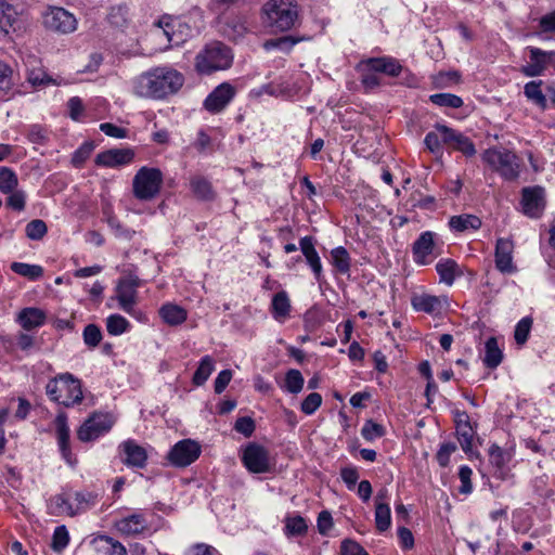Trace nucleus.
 <instances>
[{
	"mask_svg": "<svg viewBox=\"0 0 555 555\" xmlns=\"http://www.w3.org/2000/svg\"><path fill=\"white\" fill-rule=\"evenodd\" d=\"M184 83L183 75L168 66H159L142 73L133 79V93L140 98L164 99L177 93Z\"/></svg>",
	"mask_w": 555,
	"mask_h": 555,
	"instance_id": "obj_1",
	"label": "nucleus"
},
{
	"mask_svg": "<svg viewBox=\"0 0 555 555\" xmlns=\"http://www.w3.org/2000/svg\"><path fill=\"white\" fill-rule=\"evenodd\" d=\"M264 23L273 31H287L299 24L298 4L295 0H269L262 7Z\"/></svg>",
	"mask_w": 555,
	"mask_h": 555,
	"instance_id": "obj_2",
	"label": "nucleus"
},
{
	"mask_svg": "<svg viewBox=\"0 0 555 555\" xmlns=\"http://www.w3.org/2000/svg\"><path fill=\"white\" fill-rule=\"evenodd\" d=\"M233 63L232 50L220 41H214L204 47L195 57V69L202 75H210L225 70Z\"/></svg>",
	"mask_w": 555,
	"mask_h": 555,
	"instance_id": "obj_3",
	"label": "nucleus"
},
{
	"mask_svg": "<svg viewBox=\"0 0 555 555\" xmlns=\"http://www.w3.org/2000/svg\"><path fill=\"white\" fill-rule=\"evenodd\" d=\"M49 398L66 408L82 401L81 383L70 373H63L50 379L46 386Z\"/></svg>",
	"mask_w": 555,
	"mask_h": 555,
	"instance_id": "obj_4",
	"label": "nucleus"
},
{
	"mask_svg": "<svg viewBox=\"0 0 555 555\" xmlns=\"http://www.w3.org/2000/svg\"><path fill=\"white\" fill-rule=\"evenodd\" d=\"M482 159L500 176L508 181H514L519 176V157L505 149H488L482 154Z\"/></svg>",
	"mask_w": 555,
	"mask_h": 555,
	"instance_id": "obj_5",
	"label": "nucleus"
},
{
	"mask_svg": "<svg viewBox=\"0 0 555 555\" xmlns=\"http://www.w3.org/2000/svg\"><path fill=\"white\" fill-rule=\"evenodd\" d=\"M162 184L163 172L158 168L142 167L132 181L133 194L140 201H151L159 193Z\"/></svg>",
	"mask_w": 555,
	"mask_h": 555,
	"instance_id": "obj_6",
	"label": "nucleus"
},
{
	"mask_svg": "<svg viewBox=\"0 0 555 555\" xmlns=\"http://www.w3.org/2000/svg\"><path fill=\"white\" fill-rule=\"evenodd\" d=\"M242 462L247 470L253 474L269 473L273 467L269 451L256 442H249L243 449Z\"/></svg>",
	"mask_w": 555,
	"mask_h": 555,
	"instance_id": "obj_7",
	"label": "nucleus"
},
{
	"mask_svg": "<svg viewBox=\"0 0 555 555\" xmlns=\"http://www.w3.org/2000/svg\"><path fill=\"white\" fill-rule=\"evenodd\" d=\"M114 423L115 420L108 413H93L78 428L77 437L82 442L95 440L102 435L108 433Z\"/></svg>",
	"mask_w": 555,
	"mask_h": 555,
	"instance_id": "obj_8",
	"label": "nucleus"
},
{
	"mask_svg": "<svg viewBox=\"0 0 555 555\" xmlns=\"http://www.w3.org/2000/svg\"><path fill=\"white\" fill-rule=\"evenodd\" d=\"M42 18L44 27L55 33L69 34L77 28L75 16L63 8H49Z\"/></svg>",
	"mask_w": 555,
	"mask_h": 555,
	"instance_id": "obj_9",
	"label": "nucleus"
},
{
	"mask_svg": "<svg viewBox=\"0 0 555 555\" xmlns=\"http://www.w3.org/2000/svg\"><path fill=\"white\" fill-rule=\"evenodd\" d=\"M140 286V280L135 275H127L119 279L116 285V299L119 308L131 314L137 304V288Z\"/></svg>",
	"mask_w": 555,
	"mask_h": 555,
	"instance_id": "obj_10",
	"label": "nucleus"
},
{
	"mask_svg": "<svg viewBox=\"0 0 555 555\" xmlns=\"http://www.w3.org/2000/svg\"><path fill=\"white\" fill-rule=\"evenodd\" d=\"M436 129L441 131L442 142L447 147L459 151L466 157L476 154L475 144L462 132L441 124H436Z\"/></svg>",
	"mask_w": 555,
	"mask_h": 555,
	"instance_id": "obj_11",
	"label": "nucleus"
},
{
	"mask_svg": "<svg viewBox=\"0 0 555 555\" xmlns=\"http://www.w3.org/2000/svg\"><path fill=\"white\" fill-rule=\"evenodd\" d=\"M199 455L201 446L191 439H184L172 447L168 453V460L175 466L185 467L195 462Z\"/></svg>",
	"mask_w": 555,
	"mask_h": 555,
	"instance_id": "obj_12",
	"label": "nucleus"
},
{
	"mask_svg": "<svg viewBox=\"0 0 555 555\" xmlns=\"http://www.w3.org/2000/svg\"><path fill=\"white\" fill-rule=\"evenodd\" d=\"M521 195L524 214L530 218H539L545 206L543 188H525Z\"/></svg>",
	"mask_w": 555,
	"mask_h": 555,
	"instance_id": "obj_13",
	"label": "nucleus"
},
{
	"mask_svg": "<svg viewBox=\"0 0 555 555\" xmlns=\"http://www.w3.org/2000/svg\"><path fill=\"white\" fill-rule=\"evenodd\" d=\"M133 159L134 151L132 149H109L96 155L95 164L100 167L114 168L129 165Z\"/></svg>",
	"mask_w": 555,
	"mask_h": 555,
	"instance_id": "obj_14",
	"label": "nucleus"
},
{
	"mask_svg": "<svg viewBox=\"0 0 555 555\" xmlns=\"http://www.w3.org/2000/svg\"><path fill=\"white\" fill-rule=\"evenodd\" d=\"M234 95V87L228 82H223L215 88L206 98L204 107L210 113H219L231 102Z\"/></svg>",
	"mask_w": 555,
	"mask_h": 555,
	"instance_id": "obj_15",
	"label": "nucleus"
},
{
	"mask_svg": "<svg viewBox=\"0 0 555 555\" xmlns=\"http://www.w3.org/2000/svg\"><path fill=\"white\" fill-rule=\"evenodd\" d=\"M121 462L131 467L143 468L146 465L147 454L143 447L134 440H127L118 447Z\"/></svg>",
	"mask_w": 555,
	"mask_h": 555,
	"instance_id": "obj_16",
	"label": "nucleus"
},
{
	"mask_svg": "<svg viewBox=\"0 0 555 555\" xmlns=\"http://www.w3.org/2000/svg\"><path fill=\"white\" fill-rule=\"evenodd\" d=\"M115 528L122 535H139L149 529V521L143 513H132L115 521Z\"/></svg>",
	"mask_w": 555,
	"mask_h": 555,
	"instance_id": "obj_17",
	"label": "nucleus"
},
{
	"mask_svg": "<svg viewBox=\"0 0 555 555\" xmlns=\"http://www.w3.org/2000/svg\"><path fill=\"white\" fill-rule=\"evenodd\" d=\"M435 236L436 234L434 232L426 231L421 233L413 243V259L417 264L425 266L430 262L429 256H431L436 249Z\"/></svg>",
	"mask_w": 555,
	"mask_h": 555,
	"instance_id": "obj_18",
	"label": "nucleus"
},
{
	"mask_svg": "<svg viewBox=\"0 0 555 555\" xmlns=\"http://www.w3.org/2000/svg\"><path fill=\"white\" fill-rule=\"evenodd\" d=\"M56 439L59 449L63 459L69 464H74V457L69 444V427L67 425V415L61 412L54 420Z\"/></svg>",
	"mask_w": 555,
	"mask_h": 555,
	"instance_id": "obj_19",
	"label": "nucleus"
},
{
	"mask_svg": "<svg viewBox=\"0 0 555 555\" xmlns=\"http://www.w3.org/2000/svg\"><path fill=\"white\" fill-rule=\"evenodd\" d=\"M514 244L508 238H499L495 244V267L503 273L515 271L513 263Z\"/></svg>",
	"mask_w": 555,
	"mask_h": 555,
	"instance_id": "obj_20",
	"label": "nucleus"
},
{
	"mask_svg": "<svg viewBox=\"0 0 555 555\" xmlns=\"http://www.w3.org/2000/svg\"><path fill=\"white\" fill-rule=\"evenodd\" d=\"M369 72L383 73L390 77H398L402 72V65L391 56L371 57L363 61Z\"/></svg>",
	"mask_w": 555,
	"mask_h": 555,
	"instance_id": "obj_21",
	"label": "nucleus"
},
{
	"mask_svg": "<svg viewBox=\"0 0 555 555\" xmlns=\"http://www.w3.org/2000/svg\"><path fill=\"white\" fill-rule=\"evenodd\" d=\"M299 247L310 266L317 281L322 278V263L319 254L314 247V238L312 236H304L299 241Z\"/></svg>",
	"mask_w": 555,
	"mask_h": 555,
	"instance_id": "obj_22",
	"label": "nucleus"
},
{
	"mask_svg": "<svg viewBox=\"0 0 555 555\" xmlns=\"http://www.w3.org/2000/svg\"><path fill=\"white\" fill-rule=\"evenodd\" d=\"M46 313L43 310L35 307H27L20 311L17 314V323L26 331L40 327L46 322Z\"/></svg>",
	"mask_w": 555,
	"mask_h": 555,
	"instance_id": "obj_23",
	"label": "nucleus"
},
{
	"mask_svg": "<svg viewBox=\"0 0 555 555\" xmlns=\"http://www.w3.org/2000/svg\"><path fill=\"white\" fill-rule=\"evenodd\" d=\"M511 456L498 444H492L489 449V461L495 468L494 475L504 479L507 475L506 464L509 462Z\"/></svg>",
	"mask_w": 555,
	"mask_h": 555,
	"instance_id": "obj_24",
	"label": "nucleus"
},
{
	"mask_svg": "<svg viewBox=\"0 0 555 555\" xmlns=\"http://www.w3.org/2000/svg\"><path fill=\"white\" fill-rule=\"evenodd\" d=\"M159 315L162 317L165 323L169 325H179L186 320L188 312L185 309L178 305L165 304L159 309Z\"/></svg>",
	"mask_w": 555,
	"mask_h": 555,
	"instance_id": "obj_25",
	"label": "nucleus"
},
{
	"mask_svg": "<svg viewBox=\"0 0 555 555\" xmlns=\"http://www.w3.org/2000/svg\"><path fill=\"white\" fill-rule=\"evenodd\" d=\"M94 550L105 555L107 550H113V555H127L126 547L118 541L107 535H98L92 540Z\"/></svg>",
	"mask_w": 555,
	"mask_h": 555,
	"instance_id": "obj_26",
	"label": "nucleus"
},
{
	"mask_svg": "<svg viewBox=\"0 0 555 555\" xmlns=\"http://www.w3.org/2000/svg\"><path fill=\"white\" fill-rule=\"evenodd\" d=\"M503 360V352L499 347L498 339L490 337L485 344L483 364L489 369H496Z\"/></svg>",
	"mask_w": 555,
	"mask_h": 555,
	"instance_id": "obj_27",
	"label": "nucleus"
},
{
	"mask_svg": "<svg viewBox=\"0 0 555 555\" xmlns=\"http://www.w3.org/2000/svg\"><path fill=\"white\" fill-rule=\"evenodd\" d=\"M49 513L53 516L77 515V509H74V504L64 494H56L52 496L48 503Z\"/></svg>",
	"mask_w": 555,
	"mask_h": 555,
	"instance_id": "obj_28",
	"label": "nucleus"
},
{
	"mask_svg": "<svg viewBox=\"0 0 555 555\" xmlns=\"http://www.w3.org/2000/svg\"><path fill=\"white\" fill-rule=\"evenodd\" d=\"M194 196L201 201H211L215 197L211 183L203 176H194L190 180Z\"/></svg>",
	"mask_w": 555,
	"mask_h": 555,
	"instance_id": "obj_29",
	"label": "nucleus"
},
{
	"mask_svg": "<svg viewBox=\"0 0 555 555\" xmlns=\"http://www.w3.org/2000/svg\"><path fill=\"white\" fill-rule=\"evenodd\" d=\"M440 281L447 285H452L455 278L461 274L457 263L452 259H440L436 264Z\"/></svg>",
	"mask_w": 555,
	"mask_h": 555,
	"instance_id": "obj_30",
	"label": "nucleus"
},
{
	"mask_svg": "<svg viewBox=\"0 0 555 555\" xmlns=\"http://www.w3.org/2000/svg\"><path fill=\"white\" fill-rule=\"evenodd\" d=\"M449 225L455 232H465L478 230L481 227V220L475 215H460L451 217Z\"/></svg>",
	"mask_w": 555,
	"mask_h": 555,
	"instance_id": "obj_31",
	"label": "nucleus"
},
{
	"mask_svg": "<svg viewBox=\"0 0 555 555\" xmlns=\"http://www.w3.org/2000/svg\"><path fill=\"white\" fill-rule=\"evenodd\" d=\"M271 310L275 320L285 319L291 312V302L285 291L276 293L271 302Z\"/></svg>",
	"mask_w": 555,
	"mask_h": 555,
	"instance_id": "obj_32",
	"label": "nucleus"
},
{
	"mask_svg": "<svg viewBox=\"0 0 555 555\" xmlns=\"http://www.w3.org/2000/svg\"><path fill=\"white\" fill-rule=\"evenodd\" d=\"M331 263L340 274H348L351 266V258L343 246L335 247L331 251Z\"/></svg>",
	"mask_w": 555,
	"mask_h": 555,
	"instance_id": "obj_33",
	"label": "nucleus"
},
{
	"mask_svg": "<svg viewBox=\"0 0 555 555\" xmlns=\"http://www.w3.org/2000/svg\"><path fill=\"white\" fill-rule=\"evenodd\" d=\"M542 80H532L525 85L524 93L529 101L539 106L542 109H545L547 106L546 96L543 94L541 86Z\"/></svg>",
	"mask_w": 555,
	"mask_h": 555,
	"instance_id": "obj_34",
	"label": "nucleus"
},
{
	"mask_svg": "<svg viewBox=\"0 0 555 555\" xmlns=\"http://www.w3.org/2000/svg\"><path fill=\"white\" fill-rule=\"evenodd\" d=\"M157 26L163 29L164 35L167 37V40L171 46H179L184 41L182 36H179L176 33V27L181 26L179 21L170 16H164L157 22Z\"/></svg>",
	"mask_w": 555,
	"mask_h": 555,
	"instance_id": "obj_35",
	"label": "nucleus"
},
{
	"mask_svg": "<svg viewBox=\"0 0 555 555\" xmlns=\"http://www.w3.org/2000/svg\"><path fill=\"white\" fill-rule=\"evenodd\" d=\"M157 26L163 29L164 35L167 37V40L171 46H179L184 41L182 36H179L176 33V27L181 26L179 21L170 16H164L157 22Z\"/></svg>",
	"mask_w": 555,
	"mask_h": 555,
	"instance_id": "obj_36",
	"label": "nucleus"
},
{
	"mask_svg": "<svg viewBox=\"0 0 555 555\" xmlns=\"http://www.w3.org/2000/svg\"><path fill=\"white\" fill-rule=\"evenodd\" d=\"M457 440L461 444L462 450L468 455L473 456V439L475 436V429L470 423H463L456 428Z\"/></svg>",
	"mask_w": 555,
	"mask_h": 555,
	"instance_id": "obj_37",
	"label": "nucleus"
},
{
	"mask_svg": "<svg viewBox=\"0 0 555 555\" xmlns=\"http://www.w3.org/2000/svg\"><path fill=\"white\" fill-rule=\"evenodd\" d=\"M304 38L294 36H283L280 38L269 39L264 41L263 48L267 51L278 49L284 53L291 52L293 47L300 42Z\"/></svg>",
	"mask_w": 555,
	"mask_h": 555,
	"instance_id": "obj_38",
	"label": "nucleus"
},
{
	"mask_svg": "<svg viewBox=\"0 0 555 555\" xmlns=\"http://www.w3.org/2000/svg\"><path fill=\"white\" fill-rule=\"evenodd\" d=\"M412 306L417 311L433 313L439 309L440 300L436 296L423 294L412 298Z\"/></svg>",
	"mask_w": 555,
	"mask_h": 555,
	"instance_id": "obj_39",
	"label": "nucleus"
},
{
	"mask_svg": "<svg viewBox=\"0 0 555 555\" xmlns=\"http://www.w3.org/2000/svg\"><path fill=\"white\" fill-rule=\"evenodd\" d=\"M214 371V361L211 357L205 356L201 359L199 365L193 374L192 382L196 386H202L209 378Z\"/></svg>",
	"mask_w": 555,
	"mask_h": 555,
	"instance_id": "obj_40",
	"label": "nucleus"
},
{
	"mask_svg": "<svg viewBox=\"0 0 555 555\" xmlns=\"http://www.w3.org/2000/svg\"><path fill=\"white\" fill-rule=\"evenodd\" d=\"M130 327L129 321L120 314H111L106 319V330L109 335L118 336L126 333Z\"/></svg>",
	"mask_w": 555,
	"mask_h": 555,
	"instance_id": "obj_41",
	"label": "nucleus"
},
{
	"mask_svg": "<svg viewBox=\"0 0 555 555\" xmlns=\"http://www.w3.org/2000/svg\"><path fill=\"white\" fill-rule=\"evenodd\" d=\"M11 270L14 273L28 278L30 280H38L43 274L42 267L38 264H28L24 262H12Z\"/></svg>",
	"mask_w": 555,
	"mask_h": 555,
	"instance_id": "obj_42",
	"label": "nucleus"
},
{
	"mask_svg": "<svg viewBox=\"0 0 555 555\" xmlns=\"http://www.w3.org/2000/svg\"><path fill=\"white\" fill-rule=\"evenodd\" d=\"M375 525L379 532L389 529L391 525V513L388 504H377L375 506Z\"/></svg>",
	"mask_w": 555,
	"mask_h": 555,
	"instance_id": "obj_43",
	"label": "nucleus"
},
{
	"mask_svg": "<svg viewBox=\"0 0 555 555\" xmlns=\"http://www.w3.org/2000/svg\"><path fill=\"white\" fill-rule=\"evenodd\" d=\"M18 184V179L16 173L8 168H0V191L2 193H12Z\"/></svg>",
	"mask_w": 555,
	"mask_h": 555,
	"instance_id": "obj_44",
	"label": "nucleus"
},
{
	"mask_svg": "<svg viewBox=\"0 0 555 555\" xmlns=\"http://www.w3.org/2000/svg\"><path fill=\"white\" fill-rule=\"evenodd\" d=\"M431 103L438 106L459 108L463 105V100L452 93H435L429 96Z\"/></svg>",
	"mask_w": 555,
	"mask_h": 555,
	"instance_id": "obj_45",
	"label": "nucleus"
},
{
	"mask_svg": "<svg viewBox=\"0 0 555 555\" xmlns=\"http://www.w3.org/2000/svg\"><path fill=\"white\" fill-rule=\"evenodd\" d=\"M305 379L300 371L291 369L285 375V388L291 393H298L302 390Z\"/></svg>",
	"mask_w": 555,
	"mask_h": 555,
	"instance_id": "obj_46",
	"label": "nucleus"
},
{
	"mask_svg": "<svg viewBox=\"0 0 555 555\" xmlns=\"http://www.w3.org/2000/svg\"><path fill=\"white\" fill-rule=\"evenodd\" d=\"M308 530L306 520L297 515L294 517H287L285 520V533L287 535H304Z\"/></svg>",
	"mask_w": 555,
	"mask_h": 555,
	"instance_id": "obj_47",
	"label": "nucleus"
},
{
	"mask_svg": "<svg viewBox=\"0 0 555 555\" xmlns=\"http://www.w3.org/2000/svg\"><path fill=\"white\" fill-rule=\"evenodd\" d=\"M386 429L383 425L375 423L373 420H367L361 428V436L366 441H373L376 438L385 436Z\"/></svg>",
	"mask_w": 555,
	"mask_h": 555,
	"instance_id": "obj_48",
	"label": "nucleus"
},
{
	"mask_svg": "<svg viewBox=\"0 0 555 555\" xmlns=\"http://www.w3.org/2000/svg\"><path fill=\"white\" fill-rule=\"evenodd\" d=\"M109 24L122 28L128 23V8L126 5L113 7L107 15Z\"/></svg>",
	"mask_w": 555,
	"mask_h": 555,
	"instance_id": "obj_49",
	"label": "nucleus"
},
{
	"mask_svg": "<svg viewBox=\"0 0 555 555\" xmlns=\"http://www.w3.org/2000/svg\"><path fill=\"white\" fill-rule=\"evenodd\" d=\"M424 143L426 145V149L435 154V155H441L442 154V134L441 131L436 129V126L434 127L433 131H429L424 139Z\"/></svg>",
	"mask_w": 555,
	"mask_h": 555,
	"instance_id": "obj_50",
	"label": "nucleus"
},
{
	"mask_svg": "<svg viewBox=\"0 0 555 555\" xmlns=\"http://www.w3.org/2000/svg\"><path fill=\"white\" fill-rule=\"evenodd\" d=\"M74 499L76 502L74 509H77V514L86 512L96 504V494L91 492H75Z\"/></svg>",
	"mask_w": 555,
	"mask_h": 555,
	"instance_id": "obj_51",
	"label": "nucleus"
},
{
	"mask_svg": "<svg viewBox=\"0 0 555 555\" xmlns=\"http://www.w3.org/2000/svg\"><path fill=\"white\" fill-rule=\"evenodd\" d=\"M12 74L11 67L0 62V99L8 95L13 87Z\"/></svg>",
	"mask_w": 555,
	"mask_h": 555,
	"instance_id": "obj_52",
	"label": "nucleus"
},
{
	"mask_svg": "<svg viewBox=\"0 0 555 555\" xmlns=\"http://www.w3.org/2000/svg\"><path fill=\"white\" fill-rule=\"evenodd\" d=\"M48 228L43 220L35 219L27 223L25 232L28 238L38 241L47 234Z\"/></svg>",
	"mask_w": 555,
	"mask_h": 555,
	"instance_id": "obj_53",
	"label": "nucleus"
},
{
	"mask_svg": "<svg viewBox=\"0 0 555 555\" xmlns=\"http://www.w3.org/2000/svg\"><path fill=\"white\" fill-rule=\"evenodd\" d=\"M69 542V534L65 526H59L55 528L52 535V548L55 552H62Z\"/></svg>",
	"mask_w": 555,
	"mask_h": 555,
	"instance_id": "obj_54",
	"label": "nucleus"
},
{
	"mask_svg": "<svg viewBox=\"0 0 555 555\" xmlns=\"http://www.w3.org/2000/svg\"><path fill=\"white\" fill-rule=\"evenodd\" d=\"M532 326V320L530 318H522L515 327L514 338L518 345H524L529 336Z\"/></svg>",
	"mask_w": 555,
	"mask_h": 555,
	"instance_id": "obj_55",
	"label": "nucleus"
},
{
	"mask_svg": "<svg viewBox=\"0 0 555 555\" xmlns=\"http://www.w3.org/2000/svg\"><path fill=\"white\" fill-rule=\"evenodd\" d=\"M102 339V333L98 325L88 324L83 330V341L89 347H96Z\"/></svg>",
	"mask_w": 555,
	"mask_h": 555,
	"instance_id": "obj_56",
	"label": "nucleus"
},
{
	"mask_svg": "<svg viewBox=\"0 0 555 555\" xmlns=\"http://www.w3.org/2000/svg\"><path fill=\"white\" fill-rule=\"evenodd\" d=\"M322 403V396L318 392L309 393L301 402V411L307 414H313Z\"/></svg>",
	"mask_w": 555,
	"mask_h": 555,
	"instance_id": "obj_57",
	"label": "nucleus"
},
{
	"mask_svg": "<svg viewBox=\"0 0 555 555\" xmlns=\"http://www.w3.org/2000/svg\"><path fill=\"white\" fill-rule=\"evenodd\" d=\"M457 447L454 442H444L440 446L436 454L437 462L440 466L446 467L450 463V456L456 451Z\"/></svg>",
	"mask_w": 555,
	"mask_h": 555,
	"instance_id": "obj_58",
	"label": "nucleus"
},
{
	"mask_svg": "<svg viewBox=\"0 0 555 555\" xmlns=\"http://www.w3.org/2000/svg\"><path fill=\"white\" fill-rule=\"evenodd\" d=\"M16 20V12L10 4H0V25L1 28L8 33L7 26H13Z\"/></svg>",
	"mask_w": 555,
	"mask_h": 555,
	"instance_id": "obj_59",
	"label": "nucleus"
},
{
	"mask_svg": "<svg viewBox=\"0 0 555 555\" xmlns=\"http://www.w3.org/2000/svg\"><path fill=\"white\" fill-rule=\"evenodd\" d=\"M94 149V144L92 142L83 143L73 155V165L75 167H80L86 159L91 155Z\"/></svg>",
	"mask_w": 555,
	"mask_h": 555,
	"instance_id": "obj_60",
	"label": "nucleus"
},
{
	"mask_svg": "<svg viewBox=\"0 0 555 555\" xmlns=\"http://www.w3.org/2000/svg\"><path fill=\"white\" fill-rule=\"evenodd\" d=\"M340 477L349 490H353L358 480L359 472L354 466H346L340 469Z\"/></svg>",
	"mask_w": 555,
	"mask_h": 555,
	"instance_id": "obj_61",
	"label": "nucleus"
},
{
	"mask_svg": "<svg viewBox=\"0 0 555 555\" xmlns=\"http://www.w3.org/2000/svg\"><path fill=\"white\" fill-rule=\"evenodd\" d=\"M234 429L245 437H250L255 431V422L249 416L238 417L235 422Z\"/></svg>",
	"mask_w": 555,
	"mask_h": 555,
	"instance_id": "obj_62",
	"label": "nucleus"
},
{
	"mask_svg": "<svg viewBox=\"0 0 555 555\" xmlns=\"http://www.w3.org/2000/svg\"><path fill=\"white\" fill-rule=\"evenodd\" d=\"M472 474L473 472L468 466L463 465L460 467L459 477L462 483L460 487V492L463 494H469L473 490V485L470 481Z\"/></svg>",
	"mask_w": 555,
	"mask_h": 555,
	"instance_id": "obj_63",
	"label": "nucleus"
},
{
	"mask_svg": "<svg viewBox=\"0 0 555 555\" xmlns=\"http://www.w3.org/2000/svg\"><path fill=\"white\" fill-rule=\"evenodd\" d=\"M341 555H369V553L356 541L344 540L340 546Z\"/></svg>",
	"mask_w": 555,
	"mask_h": 555,
	"instance_id": "obj_64",
	"label": "nucleus"
}]
</instances>
